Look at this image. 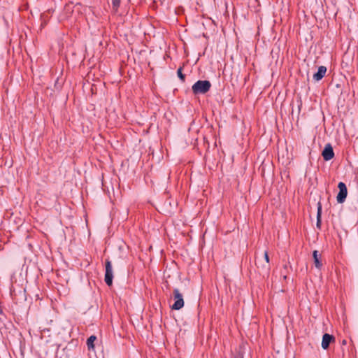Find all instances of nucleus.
Listing matches in <instances>:
<instances>
[{
  "mask_svg": "<svg viewBox=\"0 0 358 358\" xmlns=\"http://www.w3.org/2000/svg\"><path fill=\"white\" fill-rule=\"evenodd\" d=\"M211 87V83L208 80H198L192 87L194 94H203L207 93Z\"/></svg>",
  "mask_w": 358,
  "mask_h": 358,
  "instance_id": "nucleus-1",
  "label": "nucleus"
},
{
  "mask_svg": "<svg viewBox=\"0 0 358 358\" xmlns=\"http://www.w3.org/2000/svg\"><path fill=\"white\" fill-rule=\"evenodd\" d=\"M106 272L104 280L106 284L108 286H111L113 285V272L111 262L108 259L106 260L105 262Z\"/></svg>",
  "mask_w": 358,
  "mask_h": 358,
  "instance_id": "nucleus-2",
  "label": "nucleus"
},
{
  "mask_svg": "<svg viewBox=\"0 0 358 358\" xmlns=\"http://www.w3.org/2000/svg\"><path fill=\"white\" fill-rule=\"evenodd\" d=\"M174 303L172 305L173 310H180L184 306V300L182 294L178 289L173 290Z\"/></svg>",
  "mask_w": 358,
  "mask_h": 358,
  "instance_id": "nucleus-3",
  "label": "nucleus"
},
{
  "mask_svg": "<svg viewBox=\"0 0 358 358\" xmlns=\"http://www.w3.org/2000/svg\"><path fill=\"white\" fill-rule=\"evenodd\" d=\"M339 189L338 194H337L336 199L338 203H342L345 201L348 195V189L345 184L343 182H340L338 185Z\"/></svg>",
  "mask_w": 358,
  "mask_h": 358,
  "instance_id": "nucleus-4",
  "label": "nucleus"
},
{
  "mask_svg": "<svg viewBox=\"0 0 358 358\" xmlns=\"http://www.w3.org/2000/svg\"><path fill=\"white\" fill-rule=\"evenodd\" d=\"M322 155L325 161H329L334 158V152L330 143L325 145L324 149L322 152Z\"/></svg>",
  "mask_w": 358,
  "mask_h": 358,
  "instance_id": "nucleus-5",
  "label": "nucleus"
},
{
  "mask_svg": "<svg viewBox=\"0 0 358 358\" xmlns=\"http://www.w3.org/2000/svg\"><path fill=\"white\" fill-rule=\"evenodd\" d=\"M335 342V337L329 334H324L322 336V348L324 350H327L330 343Z\"/></svg>",
  "mask_w": 358,
  "mask_h": 358,
  "instance_id": "nucleus-6",
  "label": "nucleus"
},
{
  "mask_svg": "<svg viewBox=\"0 0 358 358\" xmlns=\"http://www.w3.org/2000/svg\"><path fill=\"white\" fill-rule=\"evenodd\" d=\"M260 257L264 259V263L258 264V268H262V270H265L266 271H267V273H268V271H270V266L268 252L265 251L264 255Z\"/></svg>",
  "mask_w": 358,
  "mask_h": 358,
  "instance_id": "nucleus-7",
  "label": "nucleus"
},
{
  "mask_svg": "<svg viewBox=\"0 0 358 358\" xmlns=\"http://www.w3.org/2000/svg\"><path fill=\"white\" fill-rule=\"evenodd\" d=\"M313 257L314 260L315 266L320 270L322 267V262L321 259V255L317 250H314L313 252Z\"/></svg>",
  "mask_w": 358,
  "mask_h": 358,
  "instance_id": "nucleus-8",
  "label": "nucleus"
},
{
  "mask_svg": "<svg viewBox=\"0 0 358 358\" xmlns=\"http://www.w3.org/2000/svg\"><path fill=\"white\" fill-rule=\"evenodd\" d=\"M326 72L327 68L324 66H320L318 68L317 72L313 74V79L315 81L322 80L324 77Z\"/></svg>",
  "mask_w": 358,
  "mask_h": 358,
  "instance_id": "nucleus-9",
  "label": "nucleus"
},
{
  "mask_svg": "<svg viewBox=\"0 0 358 358\" xmlns=\"http://www.w3.org/2000/svg\"><path fill=\"white\" fill-rule=\"evenodd\" d=\"M317 222L316 227L318 229H321L322 224V203L320 201L317 203Z\"/></svg>",
  "mask_w": 358,
  "mask_h": 358,
  "instance_id": "nucleus-10",
  "label": "nucleus"
},
{
  "mask_svg": "<svg viewBox=\"0 0 358 358\" xmlns=\"http://www.w3.org/2000/svg\"><path fill=\"white\" fill-rule=\"evenodd\" d=\"M96 340V337L94 335L90 336L87 340V345L89 350L94 349V341Z\"/></svg>",
  "mask_w": 358,
  "mask_h": 358,
  "instance_id": "nucleus-11",
  "label": "nucleus"
},
{
  "mask_svg": "<svg viewBox=\"0 0 358 358\" xmlns=\"http://www.w3.org/2000/svg\"><path fill=\"white\" fill-rule=\"evenodd\" d=\"M121 0H112L113 9L116 13L120 6Z\"/></svg>",
  "mask_w": 358,
  "mask_h": 358,
  "instance_id": "nucleus-12",
  "label": "nucleus"
},
{
  "mask_svg": "<svg viewBox=\"0 0 358 358\" xmlns=\"http://www.w3.org/2000/svg\"><path fill=\"white\" fill-rule=\"evenodd\" d=\"M182 67L180 66L178 69L177 74L179 78L182 80V82H185V75L182 73Z\"/></svg>",
  "mask_w": 358,
  "mask_h": 358,
  "instance_id": "nucleus-13",
  "label": "nucleus"
},
{
  "mask_svg": "<svg viewBox=\"0 0 358 358\" xmlns=\"http://www.w3.org/2000/svg\"><path fill=\"white\" fill-rule=\"evenodd\" d=\"M3 316L6 317V314L4 313V306L3 301L0 299V317Z\"/></svg>",
  "mask_w": 358,
  "mask_h": 358,
  "instance_id": "nucleus-14",
  "label": "nucleus"
},
{
  "mask_svg": "<svg viewBox=\"0 0 358 358\" xmlns=\"http://www.w3.org/2000/svg\"><path fill=\"white\" fill-rule=\"evenodd\" d=\"M264 259L262 258L259 257H256L255 264H256L257 268H258V264H264Z\"/></svg>",
  "mask_w": 358,
  "mask_h": 358,
  "instance_id": "nucleus-15",
  "label": "nucleus"
},
{
  "mask_svg": "<svg viewBox=\"0 0 358 358\" xmlns=\"http://www.w3.org/2000/svg\"><path fill=\"white\" fill-rule=\"evenodd\" d=\"M234 358H243V357L242 355H238L235 356Z\"/></svg>",
  "mask_w": 358,
  "mask_h": 358,
  "instance_id": "nucleus-16",
  "label": "nucleus"
},
{
  "mask_svg": "<svg viewBox=\"0 0 358 358\" xmlns=\"http://www.w3.org/2000/svg\"><path fill=\"white\" fill-rule=\"evenodd\" d=\"M342 343H343V345H345V344H346V341H345V340H343V342H342Z\"/></svg>",
  "mask_w": 358,
  "mask_h": 358,
  "instance_id": "nucleus-17",
  "label": "nucleus"
}]
</instances>
